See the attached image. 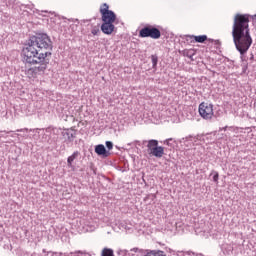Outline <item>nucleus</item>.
Masks as SVG:
<instances>
[{"mask_svg":"<svg viewBox=\"0 0 256 256\" xmlns=\"http://www.w3.org/2000/svg\"><path fill=\"white\" fill-rule=\"evenodd\" d=\"M92 35H99L100 30H99V26H94L91 30Z\"/></svg>","mask_w":256,"mask_h":256,"instance_id":"6ab92c4d","label":"nucleus"},{"mask_svg":"<svg viewBox=\"0 0 256 256\" xmlns=\"http://www.w3.org/2000/svg\"><path fill=\"white\" fill-rule=\"evenodd\" d=\"M114 22H103L101 25V31L104 35H111L115 31Z\"/></svg>","mask_w":256,"mask_h":256,"instance_id":"9d476101","label":"nucleus"},{"mask_svg":"<svg viewBox=\"0 0 256 256\" xmlns=\"http://www.w3.org/2000/svg\"><path fill=\"white\" fill-rule=\"evenodd\" d=\"M171 141H173V138H168L164 141V145H168V147H173V143H171Z\"/></svg>","mask_w":256,"mask_h":256,"instance_id":"aec40b11","label":"nucleus"},{"mask_svg":"<svg viewBox=\"0 0 256 256\" xmlns=\"http://www.w3.org/2000/svg\"><path fill=\"white\" fill-rule=\"evenodd\" d=\"M78 253H80L81 255L83 254L81 251H78Z\"/></svg>","mask_w":256,"mask_h":256,"instance_id":"c756f323","label":"nucleus"},{"mask_svg":"<svg viewBox=\"0 0 256 256\" xmlns=\"http://www.w3.org/2000/svg\"><path fill=\"white\" fill-rule=\"evenodd\" d=\"M189 39H194L195 43H204L205 41H207L208 38L207 35H186V41H189Z\"/></svg>","mask_w":256,"mask_h":256,"instance_id":"f8f14e48","label":"nucleus"},{"mask_svg":"<svg viewBox=\"0 0 256 256\" xmlns=\"http://www.w3.org/2000/svg\"><path fill=\"white\" fill-rule=\"evenodd\" d=\"M105 145H106V148L108 149V151H111L113 149V142L106 141Z\"/></svg>","mask_w":256,"mask_h":256,"instance_id":"412c9836","label":"nucleus"},{"mask_svg":"<svg viewBox=\"0 0 256 256\" xmlns=\"http://www.w3.org/2000/svg\"><path fill=\"white\" fill-rule=\"evenodd\" d=\"M186 57H188L189 59H193V54L187 52V53H186Z\"/></svg>","mask_w":256,"mask_h":256,"instance_id":"393cba45","label":"nucleus"},{"mask_svg":"<svg viewBox=\"0 0 256 256\" xmlns=\"http://www.w3.org/2000/svg\"><path fill=\"white\" fill-rule=\"evenodd\" d=\"M28 131H29V129H28V128H24V129H17V130H16V132H17V133H23V132H26V133H27Z\"/></svg>","mask_w":256,"mask_h":256,"instance_id":"5701e85b","label":"nucleus"},{"mask_svg":"<svg viewBox=\"0 0 256 256\" xmlns=\"http://www.w3.org/2000/svg\"><path fill=\"white\" fill-rule=\"evenodd\" d=\"M94 151L99 157H103L104 159L111 155V152H109L103 144L96 145Z\"/></svg>","mask_w":256,"mask_h":256,"instance_id":"1a4fd4ad","label":"nucleus"},{"mask_svg":"<svg viewBox=\"0 0 256 256\" xmlns=\"http://www.w3.org/2000/svg\"><path fill=\"white\" fill-rule=\"evenodd\" d=\"M247 69H248V64L247 63H243V65H242L243 73H246Z\"/></svg>","mask_w":256,"mask_h":256,"instance_id":"4be33fe9","label":"nucleus"},{"mask_svg":"<svg viewBox=\"0 0 256 256\" xmlns=\"http://www.w3.org/2000/svg\"><path fill=\"white\" fill-rule=\"evenodd\" d=\"M61 135L65 143H73V141H75V137H77V131L74 129H64L61 132Z\"/></svg>","mask_w":256,"mask_h":256,"instance_id":"6e6552de","label":"nucleus"},{"mask_svg":"<svg viewBox=\"0 0 256 256\" xmlns=\"http://www.w3.org/2000/svg\"><path fill=\"white\" fill-rule=\"evenodd\" d=\"M141 256H167L164 251L161 250H139Z\"/></svg>","mask_w":256,"mask_h":256,"instance_id":"9b49d317","label":"nucleus"},{"mask_svg":"<svg viewBox=\"0 0 256 256\" xmlns=\"http://www.w3.org/2000/svg\"><path fill=\"white\" fill-rule=\"evenodd\" d=\"M144 143H147V149L149 155H152V157H156V159H161L163 155H165V148L163 146H159V141L156 139H151L148 141H144Z\"/></svg>","mask_w":256,"mask_h":256,"instance_id":"7ed1b4c3","label":"nucleus"},{"mask_svg":"<svg viewBox=\"0 0 256 256\" xmlns=\"http://www.w3.org/2000/svg\"><path fill=\"white\" fill-rule=\"evenodd\" d=\"M131 251H134V253H139V251H144V250L139 248H133L131 249Z\"/></svg>","mask_w":256,"mask_h":256,"instance_id":"b1692460","label":"nucleus"},{"mask_svg":"<svg viewBox=\"0 0 256 256\" xmlns=\"http://www.w3.org/2000/svg\"><path fill=\"white\" fill-rule=\"evenodd\" d=\"M250 61H255V56L253 54L250 56Z\"/></svg>","mask_w":256,"mask_h":256,"instance_id":"a878e982","label":"nucleus"},{"mask_svg":"<svg viewBox=\"0 0 256 256\" xmlns=\"http://www.w3.org/2000/svg\"><path fill=\"white\" fill-rule=\"evenodd\" d=\"M51 13V15H55V12H50Z\"/></svg>","mask_w":256,"mask_h":256,"instance_id":"c85d7f7f","label":"nucleus"},{"mask_svg":"<svg viewBox=\"0 0 256 256\" xmlns=\"http://www.w3.org/2000/svg\"><path fill=\"white\" fill-rule=\"evenodd\" d=\"M198 111L200 117H202V119H205L206 121H211V119H213V115H215V113L213 112V104L207 102L200 103Z\"/></svg>","mask_w":256,"mask_h":256,"instance_id":"39448f33","label":"nucleus"},{"mask_svg":"<svg viewBox=\"0 0 256 256\" xmlns=\"http://www.w3.org/2000/svg\"><path fill=\"white\" fill-rule=\"evenodd\" d=\"M46 133L49 134V141H53L54 143H57L59 141V135H61L62 131L61 128L49 126L45 129Z\"/></svg>","mask_w":256,"mask_h":256,"instance_id":"0eeeda50","label":"nucleus"},{"mask_svg":"<svg viewBox=\"0 0 256 256\" xmlns=\"http://www.w3.org/2000/svg\"><path fill=\"white\" fill-rule=\"evenodd\" d=\"M151 61H152V69H157V64L159 63V56H157V54L151 55Z\"/></svg>","mask_w":256,"mask_h":256,"instance_id":"f3484780","label":"nucleus"},{"mask_svg":"<svg viewBox=\"0 0 256 256\" xmlns=\"http://www.w3.org/2000/svg\"><path fill=\"white\" fill-rule=\"evenodd\" d=\"M42 13H49V11L45 10V11H42Z\"/></svg>","mask_w":256,"mask_h":256,"instance_id":"bb28decb","label":"nucleus"},{"mask_svg":"<svg viewBox=\"0 0 256 256\" xmlns=\"http://www.w3.org/2000/svg\"><path fill=\"white\" fill-rule=\"evenodd\" d=\"M51 254L52 256H73V252H47V255Z\"/></svg>","mask_w":256,"mask_h":256,"instance_id":"2eb2a0df","label":"nucleus"},{"mask_svg":"<svg viewBox=\"0 0 256 256\" xmlns=\"http://www.w3.org/2000/svg\"><path fill=\"white\" fill-rule=\"evenodd\" d=\"M253 17H254V19H256V14Z\"/></svg>","mask_w":256,"mask_h":256,"instance_id":"7c9ffc66","label":"nucleus"},{"mask_svg":"<svg viewBox=\"0 0 256 256\" xmlns=\"http://www.w3.org/2000/svg\"><path fill=\"white\" fill-rule=\"evenodd\" d=\"M233 43L236 50L240 53L242 63H247V51L253 45L251 30L249 29V15L236 14L232 26Z\"/></svg>","mask_w":256,"mask_h":256,"instance_id":"f03ea898","label":"nucleus"},{"mask_svg":"<svg viewBox=\"0 0 256 256\" xmlns=\"http://www.w3.org/2000/svg\"><path fill=\"white\" fill-rule=\"evenodd\" d=\"M101 256H115V252L111 248H104L101 251Z\"/></svg>","mask_w":256,"mask_h":256,"instance_id":"dca6fc26","label":"nucleus"},{"mask_svg":"<svg viewBox=\"0 0 256 256\" xmlns=\"http://www.w3.org/2000/svg\"><path fill=\"white\" fill-rule=\"evenodd\" d=\"M53 41L46 33L30 36L23 46V60L28 65H34L27 70V75L37 77L44 75L49 65V57L53 55Z\"/></svg>","mask_w":256,"mask_h":256,"instance_id":"f257e3e1","label":"nucleus"},{"mask_svg":"<svg viewBox=\"0 0 256 256\" xmlns=\"http://www.w3.org/2000/svg\"><path fill=\"white\" fill-rule=\"evenodd\" d=\"M79 155H81L79 151L73 152V154L67 158V167L72 168L73 162L75 161V159H77V157H79Z\"/></svg>","mask_w":256,"mask_h":256,"instance_id":"ddd939ff","label":"nucleus"},{"mask_svg":"<svg viewBox=\"0 0 256 256\" xmlns=\"http://www.w3.org/2000/svg\"><path fill=\"white\" fill-rule=\"evenodd\" d=\"M100 13L102 15L103 23H115L117 15L112 10H109V5L104 3L100 7Z\"/></svg>","mask_w":256,"mask_h":256,"instance_id":"423d86ee","label":"nucleus"},{"mask_svg":"<svg viewBox=\"0 0 256 256\" xmlns=\"http://www.w3.org/2000/svg\"><path fill=\"white\" fill-rule=\"evenodd\" d=\"M139 37L145 39L150 37L151 39H161V30L155 26H145L139 31Z\"/></svg>","mask_w":256,"mask_h":256,"instance_id":"20e7f679","label":"nucleus"},{"mask_svg":"<svg viewBox=\"0 0 256 256\" xmlns=\"http://www.w3.org/2000/svg\"><path fill=\"white\" fill-rule=\"evenodd\" d=\"M223 130H224V131H227V127H224Z\"/></svg>","mask_w":256,"mask_h":256,"instance_id":"cd10ccee","label":"nucleus"},{"mask_svg":"<svg viewBox=\"0 0 256 256\" xmlns=\"http://www.w3.org/2000/svg\"><path fill=\"white\" fill-rule=\"evenodd\" d=\"M222 251H223L224 255H233V245L224 244L222 246Z\"/></svg>","mask_w":256,"mask_h":256,"instance_id":"4468645a","label":"nucleus"},{"mask_svg":"<svg viewBox=\"0 0 256 256\" xmlns=\"http://www.w3.org/2000/svg\"><path fill=\"white\" fill-rule=\"evenodd\" d=\"M210 175H213L214 183L218 184L219 183V172L212 170Z\"/></svg>","mask_w":256,"mask_h":256,"instance_id":"a211bd4d","label":"nucleus"}]
</instances>
